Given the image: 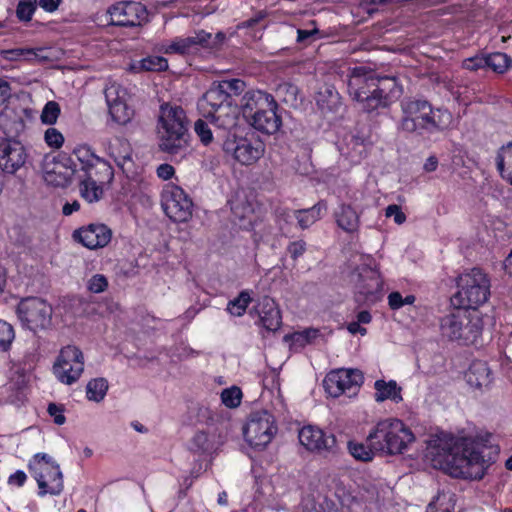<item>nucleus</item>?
<instances>
[{
  "label": "nucleus",
  "mask_w": 512,
  "mask_h": 512,
  "mask_svg": "<svg viewBox=\"0 0 512 512\" xmlns=\"http://www.w3.org/2000/svg\"><path fill=\"white\" fill-rule=\"evenodd\" d=\"M28 152L20 139L0 138V169L8 174H15L25 167Z\"/></svg>",
  "instance_id": "f3484780"
},
{
  "label": "nucleus",
  "mask_w": 512,
  "mask_h": 512,
  "mask_svg": "<svg viewBox=\"0 0 512 512\" xmlns=\"http://www.w3.org/2000/svg\"><path fill=\"white\" fill-rule=\"evenodd\" d=\"M211 34L203 30L196 32L192 36L174 39L166 48V53L187 54L196 50L198 46H207Z\"/></svg>",
  "instance_id": "c85d7f7f"
},
{
  "label": "nucleus",
  "mask_w": 512,
  "mask_h": 512,
  "mask_svg": "<svg viewBox=\"0 0 512 512\" xmlns=\"http://www.w3.org/2000/svg\"><path fill=\"white\" fill-rule=\"evenodd\" d=\"M440 328L442 334L449 339L469 345L477 342L482 334L483 324L476 312L456 307L441 319Z\"/></svg>",
  "instance_id": "0eeeda50"
},
{
  "label": "nucleus",
  "mask_w": 512,
  "mask_h": 512,
  "mask_svg": "<svg viewBox=\"0 0 512 512\" xmlns=\"http://www.w3.org/2000/svg\"><path fill=\"white\" fill-rule=\"evenodd\" d=\"M224 443L221 433L215 427L197 431L190 441V450L199 454H212Z\"/></svg>",
  "instance_id": "5701e85b"
},
{
  "label": "nucleus",
  "mask_w": 512,
  "mask_h": 512,
  "mask_svg": "<svg viewBox=\"0 0 512 512\" xmlns=\"http://www.w3.org/2000/svg\"><path fill=\"white\" fill-rule=\"evenodd\" d=\"M354 99L366 112L385 108L395 97L398 87L394 78H378L372 69L354 67Z\"/></svg>",
  "instance_id": "f03ea898"
},
{
  "label": "nucleus",
  "mask_w": 512,
  "mask_h": 512,
  "mask_svg": "<svg viewBox=\"0 0 512 512\" xmlns=\"http://www.w3.org/2000/svg\"><path fill=\"white\" fill-rule=\"evenodd\" d=\"M376 393L374 398L376 402H383L385 400H391L394 403H399L403 400L401 391L402 388L397 384L395 380L386 382L385 380H377L374 383Z\"/></svg>",
  "instance_id": "c756f323"
},
{
  "label": "nucleus",
  "mask_w": 512,
  "mask_h": 512,
  "mask_svg": "<svg viewBox=\"0 0 512 512\" xmlns=\"http://www.w3.org/2000/svg\"><path fill=\"white\" fill-rule=\"evenodd\" d=\"M465 68L469 70H478L481 68H487V58L486 55L475 56L465 60L464 62Z\"/></svg>",
  "instance_id": "4d7b16f0"
},
{
  "label": "nucleus",
  "mask_w": 512,
  "mask_h": 512,
  "mask_svg": "<svg viewBox=\"0 0 512 512\" xmlns=\"http://www.w3.org/2000/svg\"><path fill=\"white\" fill-rule=\"evenodd\" d=\"M487 68L492 71L502 74L512 65V59L505 53L496 52L486 55Z\"/></svg>",
  "instance_id": "ea45409f"
},
{
  "label": "nucleus",
  "mask_w": 512,
  "mask_h": 512,
  "mask_svg": "<svg viewBox=\"0 0 512 512\" xmlns=\"http://www.w3.org/2000/svg\"><path fill=\"white\" fill-rule=\"evenodd\" d=\"M414 440L412 431L399 419L379 422L368 435L372 448L390 455L403 453Z\"/></svg>",
  "instance_id": "39448f33"
},
{
  "label": "nucleus",
  "mask_w": 512,
  "mask_h": 512,
  "mask_svg": "<svg viewBox=\"0 0 512 512\" xmlns=\"http://www.w3.org/2000/svg\"><path fill=\"white\" fill-rule=\"evenodd\" d=\"M4 53V57L8 60H16L26 54H35L32 50L30 49H12V50H6L3 52Z\"/></svg>",
  "instance_id": "e2e57ef3"
},
{
  "label": "nucleus",
  "mask_w": 512,
  "mask_h": 512,
  "mask_svg": "<svg viewBox=\"0 0 512 512\" xmlns=\"http://www.w3.org/2000/svg\"><path fill=\"white\" fill-rule=\"evenodd\" d=\"M223 150L232 154L240 164L252 165L264 155L265 144L256 137H239L234 140L227 138L223 143Z\"/></svg>",
  "instance_id": "f8f14e48"
},
{
  "label": "nucleus",
  "mask_w": 512,
  "mask_h": 512,
  "mask_svg": "<svg viewBox=\"0 0 512 512\" xmlns=\"http://www.w3.org/2000/svg\"><path fill=\"white\" fill-rule=\"evenodd\" d=\"M194 130L204 145H208L212 142L213 134L205 120L198 119L194 124Z\"/></svg>",
  "instance_id": "603ef678"
},
{
  "label": "nucleus",
  "mask_w": 512,
  "mask_h": 512,
  "mask_svg": "<svg viewBox=\"0 0 512 512\" xmlns=\"http://www.w3.org/2000/svg\"><path fill=\"white\" fill-rule=\"evenodd\" d=\"M71 159L46 155L42 162L43 178L48 185L66 187L71 183L76 170L70 165Z\"/></svg>",
  "instance_id": "dca6fc26"
},
{
  "label": "nucleus",
  "mask_w": 512,
  "mask_h": 512,
  "mask_svg": "<svg viewBox=\"0 0 512 512\" xmlns=\"http://www.w3.org/2000/svg\"><path fill=\"white\" fill-rule=\"evenodd\" d=\"M320 333L318 329L308 328L303 331H297L292 334H287L283 337L284 342L290 345V348L299 350L308 344H311Z\"/></svg>",
  "instance_id": "f704fd0d"
},
{
  "label": "nucleus",
  "mask_w": 512,
  "mask_h": 512,
  "mask_svg": "<svg viewBox=\"0 0 512 512\" xmlns=\"http://www.w3.org/2000/svg\"><path fill=\"white\" fill-rule=\"evenodd\" d=\"M368 446H364L363 444L356 445L354 444V459L361 460L364 462L371 461L374 457V453L377 451L370 445V442L367 440Z\"/></svg>",
  "instance_id": "864d4df0"
},
{
  "label": "nucleus",
  "mask_w": 512,
  "mask_h": 512,
  "mask_svg": "<svg viewBox=\"0 0 512 512\" xmlns=\"http://www.w3.org/2000/svg\"><path fill=\"white\" fill-rule=\"evenodd\" d=\"M490 280L481 269L472 268L457 279L458 291L452 296L455 307L475 310L487 302L490 296Z\"/></svg>",
  "instance_id": "423d86ee"
},
{
  "label": "nucleus",
  "mask_w": 512,
  "mask_h": 512,
  "mask_svg": "<svg viewBox=\"0 0 512 512\" xmlns=\"http://www.w3.org/2000/svg\"><path fill=\"white\" fill-rule=\"evenodd\" d=\"M386 216L393 217L395 223L402 224L406 220L405 214L401 211V208L398 205L392 204L386 208Z\"/></svg>",
  "instance_id": "bf43d9fd"
},
{
  "label": "nucleus",
  "mask_w": 512,
  "mask_h": 512,
  "mask_svg": "<svg viewBox=\"0 0 512 512\" xmlns=\"http://www.w3.org/2000/svg\"><path fill=\"white\" fill-rule=\"evenodd\" d=\"M73 154L80 163V168L77 171L78 173L100 158L95 155L87 145H80L76 147Z\"/></svg>",
  "instance_id": "37998d69"
},
{
  "label": "nucleus",
  "mask_w": 512,
  "mask_h": 512,
  "mask_svg": "<svg viewBox=\"0 0 512 512\" xmlns=\"http://www.w3.org/2000/svg\"><path fill=\"white\" fill-rule=\"evenodd\" d=\"M250 302V294L247 291H242L237 298L228 303L227 310L233 316H242Z\"/></svg>",
  "instance_id": "79ce46f5"
},
{
  "label": "nucleus",
  "mask_w": 512,
  "mask_h": 512,
  "mask_svg": "<svg viewBox=\"0 0 512 512\" xmlns=\"http://www.w3.org/2000/svg\"><path fill=\"white\" fill-rule=\"evenodd\" d=\"M29 470L32 472L39 487V496L46 494L59 495L64 489L63 474L59 465H47L29 463Z\"/></svg>",
  "instance_id": "2eb2a0df"
},
{
  "label": "nucleus",
  "mask_w": 512,
  "mask_h": 512,
  "mask_svg": "<svg viewBox=\"0 0 512 512\" xmlns=\"http://www.w3.org/2000/svg\"><path fill=\"white\" fill-rule=\"evenodd\" d=\"M275 98L266 92L260 90L247 91L241 100L243 116L247 121L263 108H267L272 104Z\"/></svg>",
  "instance_id": "cd10ccee"
},
{
  "label": "nucleus",
  "mask_w": 512,
  "mask_h": 512,
  "mask_svg": "<svg viewBox=\"0 0 512 512\" xmlns=\"http://www.w3.org/2000/svg\"><path fill=\"white\" fill-rule=\"evenodd\" d=\"M52 312L51 305L38 297L22 299L17 307V314L22 325L34 333L50 328Z\"/></svg>",
  "instance_id": "1a4fd4ad"
},
{
  "label": "nucleus",
  "mask_w": 512,
  "mask_h": 512,
  "mask_svg": "<svg viewBox=\"0 0 512 512\" xmlns=\"http://www.w3.org/2000/svg\"><path fill=\"white\" fill-rule=\"evenodd\" d=\"M291 258L296 260L300 257L306 250V243L302 240L295 241L289 244L287 248Z\"/></svg>",
  "instance_id": "052dcab7"
},
{
  "label": "nucleus",
  "mask_w": 512,
  "mask_h": 512,
  "mask_svg": "<svg viewBox=\"0 0 512 512\" xmlns=\"http://www.w3.org/2000/svg\"><path fill=\"white\" fill-rule=\"evenodd\" d=\"M205 118L218 131L219 136H229L237 127L239 119V108L234 102L224 103L222 107L214 110H206Z\"/></svg>",
  "instance_id": "a211bd4d"
},
{
  "label": "nucleus",
  "mask_w": 512,
  "mask_h": 512,
  "mask_svg": "<svg viewBox=\"0 0 512 512\" xmlns=\"http://www.w3.org/2000/svg\"><path fill=\"white\" fill-rule=\"evenodd\" d=\"M327 205L323 201H319L314 206L308 209H299L294 211V216L297 219L298 225L301 229H307L319 220L326 212Z\"/></svg>",
  "instance_id": "7c9ffc66"
},
{
  "label": "nucleus",
  "mask_w": 512,
  "mask_h": 512,
  "mask_svg": "<svg viewBox=\"0 0 512 512\" xmlns=\"http://www.w3.org/2000/svg\"><path fill=\"white\" fill-rule=\"evenodd\" d=\"M467 382L476 388L487 387L491 383L490 369L485 362H474L466 374Z\"/></svg>",
  "instance_id": "72a5a7b5"
},
{
  "label": "nucleus",
  "mask_w": 512,
  "mask_h": 512,
  "mask_svg": "<svg viewBox=\"0 0 512 512\" xmlns=\"http://www.w3.org/2000/svg\"><path fill=\"white\" fill-rule=\"evenodd\" d=\"M248 123L257 131L273 135L279 131L282 126V118L278 114V104L274 99L272 104L263 108L248 120Z\"/></svg>",
  "instance_id": "412c9836"
},
{
  "label": "nucleus",
  "mask_w": 512,
  "mask_h": 512,
  "mask_svg": "<svg viewBox=\"0 0 512 512\" xmlns=\"http://www.w3.org/2000/svg\"><path fill=\"white\" fill-rule=\"evenodd\" d=\"M168 68V61L161 56H148L131 65L133 72L164 71Z\"/></svg>",
  "instance_id": "4c0bfd02"
},
{
  "label": "nucleus",
  "mask_w": 512,
  "mask_h": 512,
  "mask_svg": "<svg viewBox=\"0 0 512 512\" xmlns=\"http://www.w3.org/2000/svg\"><path fill=\"white\" fill-rule=\"evenodd\" d=\"M204 101L209 106L208 110L218 109L224 103H232L225 90L221 87L220 83L213 85L203 96Z\"/></svg>",
  "instance_id": "e433bc0d"
},
{
  "label": "nucleus",
  "mask_w": 512,
  "mask_h": 512,
  "mask_svg": "<svg viewBox=\"0 0 512 512\" xmlns=\"http://www.w3.org/2000/svg\"><path fill=\"white\" fill-rule=\"evenodd\" d=\"M36 1L37 0H20L17 9L16 15L21 21H30L32 15L36 9Z\"/></svg>",
  "instance_id": "09e8293b"
},
{
  "label": "nucleus",
  "mask_w": 512,
  "mask_h": 512,
  "mask_svg": "<svg viewBox=\"0 0 512 512\" xmlns=\"http://www.w3.org/2000/svg\"><path fill=\"white\" fill-rule=\"evenodd\" d=\"M157 128L161 151L176 154L187 147L189 137L187 118L181 107L161 106Z\"/></svg>",
  "instance_id": "20e7f679"
},
{
  "label": "nucleus",
  "mask_w": 512,
  "mask_h": 512,
  "mask_svg": "<svg viewBox=\"0 0 512 512\" xmlns=\"http://www.w3.org/2000/svg\"><path fill=\"white\" fill-rule=\"evenodd\" d=\"M110 24L120 27H137L147 22L148 12L144 5L135 1H120L108 9Z\"/></svg>",
  "instance_id": "4468645a"
},
{
  "label": "nucleus",
  "mask_w": 512,
  "mask_h": 512,
  "mask_svg": "<svg viewBox=\"0 0 512 512\" xmlns=\"http://www.w3.org/2000/svg\"><path fill=\"white\" fill-rule=\"evenodd\" d=\"M47 411L50 414V416H52L54 418V422L57 425H62L65 423L66 418L63 415L64 409L61 406H58L54 403H50Z\"/></svg>",
  "instance_id": "13d9d810"
},
{
  "label": "nucleus",
  "mask_w": 512,
  "mask_h": 512,
  "mask_svg": "<svg viewBox=\"0 0 512 512\" xmlns=\"http://www.w3.org/2000/svg\"><path fill=\"white\" fill-rule=\"evenodd\" d=\"M60 114V106L55 101H49L44 106L42 113H41V121L44 124L52 125L56 123L58 117Z\"/></svg>",
  "instance_id": "49530a36"
},
{
  "label": "nucleus",
  "mask_w": 512,
  "mask_h": 512,
  "mask_svg": "<svg viewBox=\"0 0 512 512\" xmlns=\"http://www.w3.org/2000/svg\"><path fill=\"white\" fill-rule=\"evenodd\" d=\"M496 166L500 176L512 185V141L498 149Z\"/></svg>",
  "instance_id": "2f4dec72"
},
{
  "label": "nucleus",
  "mask_w": 512,
  "mask_h": 512,
  "mask_svg": "<svg viewBox=\"0 0 512 512\" xmlns=\"http://www.w3.org/2000/svg\"><path fill=\"white\" fill-rule=\"evenodd\" d=\"M354 252V290L362 297L356 301H374L375 295L381 290L382 280L375 259L364 253Z\"/></svg>",
  "instance_id": "6e6552de"
},
{
  "label": "nucleus",
  "mask_w": 512,
  "mask_h": 512,
  "mask_svg": "<svg viewBox=\"0 0 512 512\" xmlns=\"http://www.w3.org/2000/svg\"><path fill=\"white\" fill-rule=\"evenodd\" d=\"M301 445L308 451L323 453H335V436L325 434L321 429L314 426H305L298 435Z\"/></svg>",
  "instance_id": "6ab92c4d"
},
{
  "label": "nucleus",
  "mask_w": 512,
  "mask_h": 512,
  "mask_svg": "<svg viewBox=\"0 0 512 512\" xmlns=\"http://www.w3.org/2000/svg\"><path fill=\"white\" fill-rule=\"evenodd\" d=\"M388 303L391 309H399L404 305V300L399 292H392L388 296Z\"/></svg>",
  "instance_id": "69168bd1"
},
{
  "label": "nucleus",
  "mask_w": 512,
  "mask_h": 512,
  "mask_svg": "<svg viewBox=\"0 0 512 512\" xmlns=\"http://www.w3.org/2000/svg\"><path fill=\"white\" fill-rule=\"evenodd\" d=\"M107 390L108 382L105 378L92 379L86 386L87 398L95 402H100L104 399Z\"/></svg>",
  "instance_id": "58836bf2"
},
{
  "label": "nucleus",
  "mask_w": 512,
  "mask_h": 512,
  "mask_svg": "<svg viewBox=\"0 0 512 512\" xmlns=\"http://www.w3.org/2000/svg\"><path fill=\"white\" fill-rule=\"evenodd\" d=\"M174 168L170 164H161L157 168V175L163 180H168L174 175Z\"/></svg>",
  "instance_id": "0e129e2a"
},
{
  "label": "nucleus",
  "mask_w": 512,
  "mask_h": 512,
  "mask_svg": "<svg viewBox=\"0 0 512 512\" xmlns=\"http://www.w3.org/2000/svg\"><path fill=\"white\" fill-rule=\"evenodd\" d=\"M14 337L13 327L9 323L0 320V349L6 351L10 347Z\"/></svg>",
  "instance_id": "8fccbe9b"
},
{
  "label": "nucleus",
  "mask_w": 512,
  "mask_h": 512,
  "mask_svg": "<svg viewBox=\"0 0 512 512\" xmlns=\"http://www.w3.org/2000/svg\"><path fill=\"white\" fill-rule=\"evenodd\" d=\"M25 110L5 109L0 114V127L5 134L3 138L19 139L25 132Z\"/></svg>",
  "instance_id": "393cba45"
},
{
  "label": "nucleus",
  "mask_w": 512,
  "mask_h": 512,
  "mask_svg": "<svg viewBox=\"0 0 512 512\" xmlns=\"http://www.w3.org/2000/svg\"><path fill=\"white\" fill-rule=\"evenodd\" d=\"M401 110L399 129L417 135L443 130L452 120L447 110L437 109L436 117L432 105L423 99H404L401 101Z\"/></svg>",
  "instance_id": "7ed1b4c3"
},
{
  "label": "nucleus",
  "mask_w": 512,
  "mask_h": 512,
  "mask_svg": "<svg viewBox=\"0 0 512 512\" xmlns=\"http://www.w3.org/2000/svg\"><path fill=\"white\" fill-rule=\"evenodd\" d=\"M242 392L238 387L224 389L221 393V400L225 406L235 408L240 405Z\"/></svg>",
  "instance_id": "de8ad7c7"
},
{
  "label": "nucleus",
  "mask_w": 512,
  "mask_h": 512,
  "mask_svg": "<svg viewBox=\"0 0 512 512\" xmlns=\"http://www.w3.org/2000/svg\"><path fill=\"white\" fill-rule=\"evenodd\" d=\"M325 391L331 397L341 396L352 386V369H336L329 372L323 381Z\"/></svg>",
  "instance_id": "bb28decb"
},
{
  "label": "nucleus",
  "mask_w": 512,
  "mask_h": 512,
  "mask_svg": "<svg viewBox=\"0 0 512 512\" xmlns=\"http://www.w3.org/2000/svg\"><path fill=\"white\" fill-rule=\"evenodd\" d=\"M80 193L81 196L89 203L97 202L103 196V186L80 182Z\"/></svg>",
  "instance_id": "a18cd8bd"
},
{
  "label": "nucleus",
  "mask_w": 512,
  "mask_h": 512,
  "mask_svg": "<svg viewBox=\"0 0 512 512\" xmlns=\"http://www.w3.org/2000/svg\"><path fill=\"white\" fill-rule=\"evenodd\" d=\"M26 478V474L23 471L18 470L14 474L10 475L8 483L20 487L25 483Z\"/></svg>",
  "instance_id": "338daca9"
},
{
  "label": "nucleus",
  "mask_w": 512,
  "mask_h": 512,
  "mask_svg": "<svg viewBox=\"0 0 512 512\" xmlns=\"http://www.w3.org/2000/svg\"><path fill=\"white\" fill-rule=\"evenodd\" d=\"M230 99L241 94L245 89V82L240 79L223 80L219 82Z\"/></svg>",
  "instance_id": "3c124183"
},
{
  "label": "nucleus",
  "mask_w": 512,
  "mask_h": 512,
  "mask_svg": "<svg viewBox=\"0 0 512 512\" xmlns=\"http://www.w3.org/2000/svg\"><path fill=\"white\" fill-rule=\"evenodd\" d=\"M111 236V230L104 224H91L74 232V238L89 249L106 246Z\"/></svg>",
  "instance_id": "4be33fe9"
},
{
  "label": "nucleus",
  "mask_w": 512,
  "mask_h": 512,
  "mask_svg": "<svg viewBox=\"0 0 512 512\" xmlns=\"http://www.w3.org/2000/svg\"><path fill=\"white\" fill-rule=\"evenodd\" d=\"M334 217L339 229L348 234L352 232V207L350 204H341L334 211Z\"/></svg>",
  "instance_id": "a19ab883"
},
{
  "label": "nucleus",
  "mask_w": 512,
  "mask_h": 512,
  "mask_svg": "<svg viewBox=\"0 0 512 512\" xmlns=\"http://www.w3.org/2000/svg\"><path fill=\"white\" fill-rule=\"evenodd\" d=\"M125 91L120 85L112 84L105 89V98L112 120L124 125L130 121L133 111L124 101Z\"/></svg>",
  "instance_id": "aec40b11"
},
{
  "label": "nucleus",
  "mask_w": 512,
  "mask_h": 512,
  "mask_svg": "<svg viewBox=\"0 0 512 512\" xmlns=\"http://www.w3.org/2000/svg\"><path fill=\"white\" fill-rule=\"evenodd\" d=\"M11 96V87L8 81L0 78V105H3Z\"/></svg>",
  "instance_id": "680f3d73"
},
{
  "label": "nucleus",
  "mask_w": 512,
  "mask_h": 512,
  "mask_svg": "<svg viewBox=\"0 0 512 512\" xmlns=\"http://www.w3.org/2000/svg\"><path fill=\"white\" fill-rule=\"evenodd\" d=\"M109 154L122 169L132 163V148L126 139L116 138L109 146Z\"/></svg>",
  "instance_id": "473e14b6"
},
{
  "label": "nucleus",
  "mask_w": 512,
  "mask_h": 512,
  "mask_svg": "<svg viewBox=\"0 0 512 512\" xmlns=\"http://www.w3.org/2000/svg\"><path fill=\"white\" fill-rule=\"evenodd\" d=\"M114 177L112 166L102 158L90 164L88 167L78 173L80 182L90 185L110 184Z\"/></svg>",
  "instance_id": "b1692460"
},
{
  "label": "nucleus",
  "mask_w": 512,
  "mask_h": 512,
  "mask_svg": "<svg viewBox=\"0 0 512 512\" xmlns=\"http://www.w3.org/2000/svg\"><path fill=\"white\" fill-rule=\"evenodd\" d=\"M276 95L282 102L295 105L297 102L298 88L293 84L283 83L277 87Z\"/></svg>",
  "instance_id": "c03bdc74"
},
{
  "label": "nucleus",
  "mask_w": 512,
  "mask_h": 512,
  "mask_svg": "<svg viewBox=\"0 0 512 512\" xmlns=\"http://www.w3.org/2000/svg\"><path fill=\"white\" fill-rule=\"evenodd\" d=\"M426 457L434 468L443 470L451 477L471 480H481L495 462V456L486 459L482 452L473 447L458 445L452 436L431 439Z\"/></svg>",
  "instance_id": "f257e3e1"
},
{
  "label": "nucleus",
  "mask_w": 512,
  "mask_h": 512,
  "mask_svg": "<svg viewBox=\"0 0 512 512\" xmlns=\"http://www.w3.org/2000/svg\"><path fill=\"white\" fill-rule=\"evenodd\" d=\"M256 311L259 315L260 324L271 332L277 331L282 323V317L279 308L275 301L265 296L263 297L256 307Z\"/></svg>",
  "instance_id": "a878e982"
},
{
  "label": "nucleus",
  "mask_w": 512,
  "mask_h": 512,
  "mask_svg": "<svg viewBox=\"0 0 512 512\" xmlns=\"http://www.w3.org/2000/svg\"><path fill=\"white\" fill-rule=\"evenodd\" d=\"M84 372V355L75 345L63 347L54 364L53 373L62 384L72 385Z\"/></svg>",
  "instance_id": "9d476101"
},
{
  "label": "nucleus",
  "mask_w": 512,
  "mask_h": 512,
  "mask_svg": "<svg viewBox=\"0 0 512 512\" xmlns=\"http://www.w3.org/2000/svg\"><path fill=\"white\" fill-rule=\"evenodd\" d=\"M277 432V426L272 414L267 411L251 413L243 429L246 441L254 448L266 447Z\"/></svg>",
  "instance_id": "9b49d317"
},
{
  "label": "nucleus",
  "mask_w": 512,
  "mask_h": 512,
  "mask_svg": "<svg viewBox=\"0 0 512 512\" xmlns=\"http://www.w3.org/2000/svg\"><path fill=\"white\" fill-rule=\"evenodd\" d=\"M61 0H39V6L47 12H54L58 9Z\"/></svg>",
  "instance_id": "774afa93"
},
{
  "label": "nucleus",
  "mask_w": 512,
  "mask_h": 512,
  "mask_svg": "<svg viewBox=\"0 0 512 512\" xmlns=\"http://www.w3.org/2000/svg\"><path fill=\"white\" fill-rule=\"evenodd\" d=\"M46 143L53 148H60L63 145L64 137L55 128H48L44 135Z\"/></svg>",
  "instance_id": "6e6d98bb"
},
{
  "label": "nucleus",
  "mask_w": 512,
  "mask_h": 512,
  "mask_svg": "<svg viewBox=\"0 0 512 512\" xmlns=\"http://www.w3.org/2000/svg\"><path fill=\"white\" fill-rule=\"evenodd\" d=\"M162 207L165 214L174 222H187L192 217L193 203L184 190L178 186L164 190Z\"/></svg>",
  "instance_id": "ddd939ff"
},
{
  "label": "nucleus",
  "mask_w": 512,
  "mask_h": 512,
  "mask_svg": "<svg viewBox=\"0 0 512 512\" xmlns=\"http://www.w3.org/2000/svg\"><path fill=\"white\" fill-rule=\"evenodd\" d=\"M107 287V278L101 274L92 276L87 283V288L92 293H101L105 291Z\"/></svg>",
  "instance_id": "5fc2aeb1"
},
{
  "label": "nucleus",
  "mask_w": 512,
  "mask_h": 512,
  "mask_svg": "<svg viewBox=\"0 0 512 512\" xmlns=\"http://www.w3.org/2000/svg\"><path fill=\"white\" fill-rule=\"evenodd\" d=\"M316 104L322 112L335 111L340 106V97L333 87L325 86L317 93Z\"/></svg>",
  "instance_id": "c9c22d12"
}]
</instances>
